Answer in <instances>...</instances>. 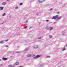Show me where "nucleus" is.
<instances>
[{
    "label": "nucleus",
    "mask_w": 67,
    "mask_h": 67,
    "mask_svg": "<svg viewBox=\"0 0 67 67\" xmlns=\"http://www.w3.org/2000/svg\"><path fill=\"white\" fill-rule=\"evenodd\" d=\"M58 17V15H56V16H53L52 18V19H54V20H56L57 18Z\"/></svg>",
    "instance_id": "1"
},
{
    "label": "nucleus",
    "mask_w": 67,
    "mask_h": 67,
    "mask_svg": "<svg viewBox=\"0 0 67 67\" xmlns=\"http://www.w3.org/2000/svg\"><path fill=\"white\" fill-rule=\"evenodd\" d=\"M41 56L40 55H36V57H34V58H38L39 57H41Z\"/></svg>",
    "instance_id": "2"
},
{
    "label": "nucleus",
    "mask_w": 67,
    "mask_h": 67,
    "mask_svg": "<svg viewBox=\"0 0 67 67\" xmlns=\"http://www.w3.org/2000/svg\"><path fill=\"white\" fill-rule=\"evenodd\" d=\"M45 0H39L38 1V2H40V3H42V2H43Z\"/></svg>",
    "instance_id": "3"
},
{
    "label": "nucleus",
    "mask_w": 67,
    "mask_h": 67,
    "mask_svg": "<svg viewBox=\"0 0 67 67\" xmlns=\"http://www.w3.org/2000/svg\"><path fill=\"white\" fill-rule=\"evenodd\" d=\"M3 59L4 60H7V58H3Z\"/></svg>",
    "instance_id": "4"
},
{
    "label": "nucleus",
    "mask_w": 67,
    "mask_h": 67,
    "mask_svg": "<svg viewBox=\"0 0 67 67\" xmlns=\"http://www.w3.org/2000/svg\"><path fill=\"white\" fill-rule=\"evenodd\" d=\"M38 47L37 46H35L34 47V48H37Z\"/></svg>",
    "instance_id": "5"
},
{
    "label": "nucleus",
    "mask_w": 67,
    "mask_h": 67,
    "mask_svg": "<svg viewBox=\"0 0 67 67\" xmlns=\"http://www.w3.org/2000/svg\"><path fill=\"white\" fill-rule=\"evenodd\" d=\"M0 8L1 10H3V7H0Z\"/></svg>",
    "instance_id": "6"
},
{
    "label": "nucleus",
    "mask_w": 67,
    "mask_h": 67,
    "mask_svg": "<svg viewBox=\"0 0 67 67\" xmlns=\"http://www.w3.org/2000/svg\"><path fill=\"white\" fill-rule=\"evenodd\" d=\"M14 67V65H13V66H11V65H9L8 66V67Z\"/></svg>",
    "instance_id": "7"
},
{
    "label": "nucleus",
    "mask_w": 67,
    "mask_h": 67,
    "mask_svg": "<svg viewBox=\"0 0 67 67\" xmlns=\"http://www.w3.org/2000/svg\"><path fill=\"white\" fill-rule=\"evenodd\" d=\"M31 54H28L27 55V57H31Z\"/></svg>",
    "instance_id": "8"
},
{
    "label": "nucleus",
    "mask_w": 67,
    "mask_h": 67,
    "mask_svg": "<svg viewBox=\"0 0 67 67\" xmlns=\"http://www.w3.org/2000/svg\"><path fill=\"white\" fill-rule=\"evenodd\" d=\"M6 3L5 2H3L2 3V5H5V4Z\"/></svg>",
    "instance_id": "9"
},
{
    "label": "nucleus",
    "mask_w": 67,
    "mask_h": 67,
    "mask_svg": "<svg viewBox=\"0 0 67 67\" xmlns=\"http://www.w3.org/2000/svg\"><path fill=\"white\" fill-rule=\"evenodd\" d=\"M19 62H17L16 63V65H18L19 64Z\"/></svg>",
    "instance_id": "10"
},
{
    "label": "nucleus",
    "mask_w": 67,
    "mask_h": 67,
    "mask_svg": "<svg viewBox=\"0 0 67 67\" xmlns=\"http://www.w3.org/2000/svg\"><path fill=\"white\" fill-rule=\"evenodd\" d=\"M46 30H47V29H48V27L47 26L46 27Z\"/></svg>",
    "instance_id": "11"
},
{
    "label": "nucleus",
    "mask_w": 67,
    "mask_h": 67,
    "mask_svg": "<svg viewBox=\"0 0 67 67\" xmlns=\"http://www.w3.org/2000/svg\"><path fill=\"white\" fill-rule=\"evenodd\" d=\"M65 49V47L63 48L62 49V51H64V50Z\"/></svg>",
    "instance_id": "12"
},
{
    "label": "nucleus",
    "mask_w": 67,
    "mask_h": 67,
    "mask_svg": "<svg viewBox=\"0 0 67 67\" xmlns=\"http://www.w3.org/2000/svg\"><path fill=\"white\" fill-rule=\"evenodd\" d=\"M61 18H62L61 17H60L58 18V20H59V19H61Z\"/></svg>",
    "instance_id": "13"
},
{
    "label": "nucleus",
    "mask_w": 67,
    "mask_h": 67,
    "mask_svg": "<svg viewBox=\"0 0 67 67\" xmlns=\"http://www.w3.org/2000/svg\"><path fill=\"white\" fill-rule=\"evenodd\" d=\"M53 30V27H51V29H50V31H51V30Z\"/></svg>",
    "instance_id": "14"
},
{
    "label": "nucleus",
    "mask_w": 67,
    "mask_h": 67,
    "mask_svg": "<svg viewBox=\"0 0 67 67\" xmlns=\"http://www.w3.org/2000/svg\"><path fill=\"white\" fill-rule=\"evenodd\" d=\"M49 37H50V38H51L52 37V36L50 35L49 36Z\"/></svg>",
    "instance_id": "15"
},
{
    "label": "nucleus",
    "mask_w": 67,
    "mask_h": 67,
    "mask_svg": "<svg viewBox=\"0 0 67 67\" xmlns=\"http://www.w3.org/2000/svg\"><path fill=\"white\" fill-rule=\"evenodd\" d=\"M0 42L1 43H3V41H0Z\"/></svg>",
    "instance_id": "16"
},
{
    "label": "nucleus",
    "mask_w": 67,
    "mask_h": 67,
    "mask_svg": "<svg viewBox=\"0 0 67 67\" xmlns=\"http://www.w3.org/2000/svg\"><path fill=\"white\" fill-rule=\"evenodd\" d=\"M5 15V13H4L2 15L3 16H4Z\"/></svg>",
    "instance_id": "17"
},
{
    "label": "nucleus",
    "mask_w": 67,
    "mask_h": 67,
    "mask_svg": "<svg viewBox=\"0 0 67 67\" xmlns=\"http://www.w3.org/2000/svg\"><path fill=\"white\" fill-rule=\"evenodd\" d=\"M20 53L19 52H16V53Z\"/></svg>",
    "instance_id": "18"
},
{
    "label": "nucleus",
    "mask_w": 67,
    "mask_h": 67,
    "mask_svg": "<svg viewBox=\"0 0 67 67\" xmlns=\"http://www.w3.org/2000/svg\"><path fill=\"white\" fill-rule=\"evenodd\" d=\"M38 38H39V39L40 40V39H41V37H38Z\"/></svg>",
    "instance_id": "19"
},
{
    "label": "nucleus",
    "mask_w": 67,
    "mask_h": 67,
    "mask_svg": "<svg viewBox=\"0 0 67 67\" xmlns=\"http://www.w3.org/2000/svg\"><path fill=\"white\" fill-rule=\"evenodd\" d=\"M5 41L6 42H7V41H8V39H7V40H6Z\"/></svg>",
    "instance_id": "20"
},
{
    "label": "nucleus",
    "mask_w": 67,
    "mask_h": 67,
    "mask_svg": "<svg viewBox=\"0 0 67 67\" xmlns=\"http://www.w3.org/2000/svg\"><path fill=\"white\" fill-rule=\"evenodd\" d=\"M46 22H48L49 21V20H46Z\"/></svg>",
    "instance_id": "21"
},
{
    "label": "nucleus",
    "mask_w": 67,
    "mask_h": 67,
    "mask_svg": "<svg viewBox=\"0 0 67 67\" xmlns=\"http://www.w3.org/2000/svg\"><path fill=\"white\" fill-rule=\"evenodd\" d=\"M15 9H18V7H16Z\"/></svg>",
    "instance_id": "22"
},
{
    "label": "nucleus",
    "mask_w": 67,
    "mask_h": 67,
    "mask_svg": "<svg viewBox=\"0 0 67 67\" xmlns=\"http://www.w3.org/2000/svg\"><path fill=\"white\" fill-rule=\"evenodd\" d=\"M50 56H48L47 57H48V58H50Z\"/></svg>",
    "instance_id": "23"
},
{
    "label": "nucleus",
    "mask_w": 67,
    "mask_h": 67,
    "mask_svg": "<svg viewBox=\"0 0 67 67\" xmlns=\"http://www.w3.org/2000/svg\"><path fill=\"white\" fill-rule=\"evenodd\" d=\"M22 4H23L22 3H20V5H22Z\"/></svg>",
    "instance_id": "24"
},
{
    "label": "nucleus",
    "mask_w": 67,
    "mask_h": 67,
    "mask_svg": "<svg viewBox=\"0 0 67 67\" xmlns=\"http://www.w3.org/2000/svg\"><path fill=\"white\" fill-rule=\"evenodd\" d=\"M27 27V26H26L25 29H26Z\"/></svg>",
    "instance_id": "25"
},
{
    "label": "nucleus",
    "mask_w": 67,
    "mask_h": 67,
    "mask_svg": "<svg viewBox=\"0 0 67 67\" xmlns=\"http://www.w3.org/2000/svg\"><path fill=\"white\" fill-rule=\"evenodd\" d=\"M53 10V9L52 8H51L50 9V10L51 11V10Z\"/></svg>",
    "instance_id": "26"
},
{
    "label": "nucleus",
    "mask_w": 67,
    "mask_h": 67,
    "mask_svg": "<svg viewBox=\"0 0 67 67\" xmlns=\"http://www.w3.org/2000/svg\"><path fill=\"white\" fill-rule=\"evenodd\" d=\"M28 49V48H26V49Z\"/></svg>",
    "instance_id": "27"
},
{
    "label": "nucleus",
    "mask_w": 67,
    "mask_h": 67,
    "mask_svg": "<svg viewBox=\"0 0 67 67\" xmlns=\"http://www.w3.org/2000/svg\"><path fill=\"white\" fill-rule=\"evenodd\" d=\"M26 23H27V21L26 20Z\"/></svg>",
    "instance_id": "28"
},
{
    "label": "nucleus",
    "mask_w": 67,
    "mask_h": 67,
    "mask_svg": "<svg viewBox=\"0 0 67 67\" xmlns=\"http://www.w3.org/2000/svg\"><path fill=\"white\" fill-rule=\"evenodd\" d=\"M19 67H23V66H20Z\"/></svg>",
    "instance_id": "29"
},
{
    "label": "nucleus",
    "mask_w": 67,
    "mask_h": 67,
    "mask_svg": "<svg viewBox=\"0 0 67 67\" xmlns=\"http://www.w3.org/2000/svg\"><path fill=\"white\" fill-rule=\"evenodd\" d=\"M6 47H8V46H6Z\"/></svg>",
    "instance_id": "30"
},
{
    "label": "nucleus",
    "mask_w": 67,
    "mask_h": 67,
    "mask_svg": "<svg viewBox=\"0 0 67 67\" xmlns=\"http://www.w3.org/2000/svg\"><path fill=\"white\" fill-rule=\"evenodd\" d=\"M59 12L57 13L58 14H59Z\"/></svg>",
    "instance_id": "31"
},
{
    "label": "nucleus",
    "mask_w": 67,
    "mask_h": 67,
    "mask_svg": "<svg viewBox=\"0 0 67 67\" xmlns=\"http://www.w3.org/2000/svg\"><path fill=\"white\" fill-rule=\"evenodd\" d=\"M7 0V1H9V0Z\"/></svg>",
    "instance_id": "32"
},
{
    "label": "nucleus",
    "mask_w": 67,
    "mask_h": 67,
    "mask_svg": "<svg viewBox=\"0 0 67 67\" xmlns=\"http://www.w3.org/2000/svg\"><path fill=\"white\" fill-rule=\"evenodd\" d=\"M10 57H12V56H10Z\"/></svg>",
    "instance_id": "33"
},
{
    "label": "nucleus",
    "mask_w": 67,
    "mask_h": 67,
    "mask_svg": "<svg viewBox=\"0 0 67 67\" xmlns=\"http://www.w3.org/2000/svg\"><path fill=\"white\" fill-rule=\"evenodd\" d=\"M0 60H1L0 59Z\"/></svg>",
    "instance_id": "34"
}]
</instances>
